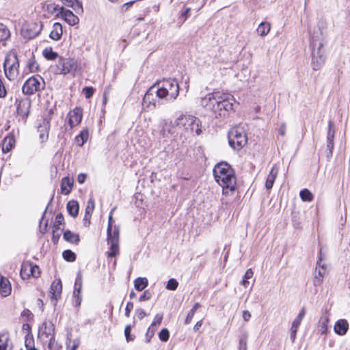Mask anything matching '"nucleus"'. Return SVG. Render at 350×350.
<instances>
[{
	"instance_id": "nucleus-1",
	"label": "nucleus",
	"mask_w": 350,
	"mask_h": 350,
	"mask_svg": "<svg viewBox=\"0 0 350 350\" xmlns=\"http://www.w3.org/2000/svg\"><path fill=\"white\" fill-rule=\"evenodd\" d=\"M235 100L232 95L228 93L213 92L206 94L201 101V105L212 112L216 118L226 117L228 112L233 109Z\"/></svg>"
},
{
	"instance_id": "nucleus-2",
	"label": "nucleus",
	"mask_w": 350,
	"mask_h": 350,
	"mask_svg": "<svg viewBox=\"0 0 350 350\" xmlns=\"http://www.w3.org/2000/svg\"><path fill=\"white\" fill-rule=\"evenodd\" d=\"M213 175L217 183L223 188L222 193L225 197L221 199V203L226 208L230 204L227 198L235 190L237 178L232 168L227 163H219L213 169Z\"/></svg>"
},
{
	"instance_id": "nucleus-3",
	"label": "nucleus",
	"mask_w": 350,
	"mask_h": 350,
	"mask_svg": "<svg viewBox=\"0 0 350 350\" xmlns=\"http://www.w3.org/2000/svg\"><path fill=\"white\" fill-rule=\"evenodd\" d=\"M311 66L314 70H319L325 60V51L323 49L322 33L320 31H314L310 36Z\"/></svg>"
},
{
	"instance_id": "nucleus-4",
	"label": "nucleus",
	"mask_w": 350,
	"mask_h": 350,
	"mask_svg": "<svg viewBox=\"0 0 350 350\" xmlns=\"http://www.w3.org/2000/svg\"><path fill=\"white\" fill-rule=\"evenodd\" d=\"M154 85L157 87L156 94L159 98L175 100L179 94V85L174 79H163Z\"/></svg>"
},
{
	"instance_id": "nucleus-5",
	"label": "nucleus",
	"mask_w": 350,
	"mask_h": 350,
	"mask_svg": "<svg viewBox=\"0 0 350 350\" xmlns=\"http://www.w3.org/2000/svg\"><path fill=\"white\" fill-rule=\"evenodd\" d=\"M174 125L182 129L185 133L197 135L202 133V123L199 118L191 115L182 114L174 121Z\"/></svg>"
},
{
	"instance_id": "nucleus-6",
	"label": "nucleus",
	"mask_w": 350,
	"mask_h": 350,
	"mask_svg": "<svg viewBox=\"0 0 350 350\" xmlns=\"http://www.w3.org/2000/svg\"><path fill=\"white\" fill-rule=\"evenodd\" d=\"M56 66V73L64 75L71 74L75 76L81 70V64L77 59L70 57H59Z\"/></svg>"
},
{
	"instance_id": "nucleus-7",
	"label": "nucleus",
	"mask_w": 350,
	"mask_h": 350,
	"mask_svg": "<svg viewBox=\"0 0 350 350\" xmlns=\"http://www.w3.org/2000/svg\"><path fill=\"white\" fill-rule=\"evenodd\" d=\"M19 61L16 53H9L6 55L3 63L5 75L10 81H14L19 73Z\"/></svg>"
},
{
	"instance_id": "nucleus-8",
	"label": "nucleus",
	"mask_w": 350,
	"mask_h": 350,
	"mask_svg": "<svg viewBox=\"0 0 350 350\" xmlns=\"http://www.w3.org/2000/svg\"><path fill=\"white\" fill-rule=\"evenodd\" d=\"M229 145L236 150H241L247 142V137L244 131L237 126L232 128L228 132Z\"/></svg>"
},
{
	"instance_id": "nucleus-9",
	"label": "nucleus",
	"mask_w": 350,
	"mask_h": 350,
	"mask_svg": "<svg viewBox=\"0 0 350 350\" xmlns=\"http://www.w3.org/2000/svg\"><path fill=\"white\" fill-rule=\"evenodd\" d=\"M45 81L40 75H36L29 78L22 88V92L27 95H32L36 92L44 90Z\"/></svg>"
},
{
	"instance_id": "nucleus-10",
	"label": "nucleus",
	"mask_w": 350,
	"mask_h": 350,
	"mask_svg": "<svg viewBox=\"0 0 350 350\" xmlns=\"http://www.w3.org/2000/svg\"><path fill=\"white\" fill-rule=\"evenodd\" d=\"M107 243L110 245L109 251L107 252V256L115 257L119 253V229L114 226L107 229Z\"/></svg>"
},
{
	"instance_id": "nucleus-11",
	"label": "nucleus",
	"mask_w": 350,
	"mask_h": 350,
	"mask_svg": "<svg viewBox=\"0 0 350 350\" xmlns=\"http://www.w3.org/2000/svg\"><path fill=\"white\" fill-rule=\"evenodd\" d=\"M16 104L17 114L21 117L23 122L25 123L29 115L31 101L29 98H24L19 100H16Z\"/></svg>"
},
{
	"instance_id": "nucleus-12",
	"label": "nucleus",
	"mask_w": 350,
	"mask_h": 350,
	"mask_svg": "<svg viewBox=\"0 0 350 350\" xmlns=\"http://www.w3.org/2000/svg\"><path fill=\"white\" fill-rule=\"evenodd\" d=\"M334 135L335 130L333 128V124L331 121H329L328 124L326 150H325V157L328 161L332 157Z\"/></svg>"
},
{
	"instance_id": "nucleus-13",
	"label": "nucleus",
	"mask_w": 350,
	"mask_h": 350,
	"mask_svg": "<svg viewBox=\"0 0 350 350\" xmlns=\"http://www.w3.org/2000/svg\"><path fill=\"white\" fill-rule=\"evenodd\" d=\"M68 118V124L70 129L79 124L83 118V109L81 107H76L75 109L69 111L67 115Z\"/></svg>"
},
{
	"instance_id": "nucleus-14",
	"label": "nucleus",
	"mask_w": 350,
	"mask_h": 350,
	"mask_svg": "<svg viewBox=\"0 0 350 350\" xmlns=\"http://www.w3.org/2000/svg\"><path fill=\"white\" fill-rule=\"evenodd\" d=\"M322 260L321 256V249L319 251V259L317 262V267L315 269V275L313 279V284L315 286H320L323 282V278L325 273V265H321V261Z\"/></svg>"
},
{
	"instance_id": "nucleus-15",
	"label": "nucleus",
	"mask_w": 350,
	"mask_h": 350,
	"mask_svg": "<svg viewBox=\"0 0 350 350\" xmlns=\"http://www.w3.org/2000/svg\"><path fill=\"white\" fill-rule=\"evenodd\" d=\"M54 325L51 322H44L39 328V334L44 335L46 338H49L50 343L54 340Z\"/></svg>"
},
{
	"instance_id": "nucleus-16",
	"label": "nucleus",
	"mask_w": 350,
	"mask_h": 350,
	"mask_svg": "<svg viewBox=\"0 0 350 350\" xmlns=\"http://www.w3.org/2000/svg\"><path fill=\"white\" fill-rule=\"evenodd\" d=\"M50 289V293L51 294V301L53 302L54 305H55L57 299L59 297H60L62 291V284L61 280H54L51 285Z\"/></svg>"
},
{
	"instance_id": "nucleus-17",
	"label": "nucleus",
	"mask_w": 350,
	"mask_h": 350,
	"mask_svg": "<svg viewBox=\"0 0 350 350\" xmlns=\"http://www.w3.org/2000/svg\"><path fill=\"white\" fill-rule=\"evenodd\" d=\"M59 13L62 18L70 25H75L79 22V18L72 11L64 9L63 7L60 8Z\"/></svg>"
},
{
	"instance_id": "nucleus-18",
	"label": "nucleus",
	"mask_w": 350,
	"mask_h": 350,
	"mask_svg": "<svg viewBox=\"0 0 350 350\" xmlns=\"http://www.w3.org/2000/svg\"><path fill=\"white\" fill-rule=\"evenodd\" d=\"M50 129V119L44 118L38 126V132L40 133V139L42 142L47 140Z\"/></svg>"
},
{
	"instance_id": "nucleus-19",
	"label": "nucleus",
	"mask_w": 350,
	"mask_h": 350,
	"mask_svg": "<svg viewBox=\"0 0 350 350\" xmlns=\"http://www.w3.org/2000/svg\"><path fill=\"white\" fill-rule=\"evenodd\" d=\"M349 329V323L345 319L337 321L334 325V330L339 336L345 335Z\"/></svg>"
},
{
	"instance_id": "nucleus-20",
	"label": "nucleus",
	"mask_w": 350,
	"mask_h": 350,
	"mask_svg": "<svg viewBox=\"0 0 350 350\" xmlns=\"http://www.w3.org/2000/svg\"><path fill=\"white\" fill-rule=\"evenodd\" d=\"M12 287L8 278L1 277L0 278V293L3 297H7L10 295Z\"/></svg>"
},
{
	"instance_id": "nucleus-21",
	"label": "nucleus",
	"mask_w": 350,
	"mask_h": 350,
	"mask_svg": "<svg viewBox=\"0 0 350 350\" xmlns=\"http://www.w3.org/2000/svg\"><path fill=\"white\" fill-rule=\"evenodd\" d=\"M73 185V180L68 176L62 178L61 182V192L64 195H68L70 193Z\"/></svg>"
},
{
	"instance_id": "nucleus-22",
	"label": "nucleus",
	"mask_w": 350,
	"mask_h": 350,
	"mask_svg": "<svg viewBox=\"0 0 350 350\" xmlns=\"http://www.w3.org/2000/svg\"><path fill=\"white\" fill-rule=\"evenodd\" d=\"M278 169L276 167L275 165H274L272 168L271 169V171L267 176L266 183H265V187L267 189H270L273 187L274 181L278 176Z\"/></svg>"
},
{
	"instance_id": "nucleus-23",
	"label": "nucleus",
	"mask_w": 350,
	"mask_h": 350,
	"mask_svg": "<svg viewBox=\"0 0 350 350\" xmlns=\"http://www.w3.org/2000/svg\"><path fill=\"white\" fill-rule=\"evenodd\" d=\"M62 26L59 23L53 24V29L49 34V37L53 40H59L62 36Z\"/></svg>"
},
{
	"instance_id": "nucleus-24",
	"label": "nucleus",
	"mask_w": 350,
	"mask_h": 350,
	"mask_svg": "<svg viewBox=\"0 0 350 350\" xmlns=\"http://www.w3.org/2000/svg\"><path fill=\"white\" fill-rule=\"evenodd\" d=\"M15 139L13 136H7L4 138L2 144V151L3 153L9 152L14 147Z\"/></svg>"
},
{
	"instance_id": "nucleus-25",
	"label": "nucleus",
	"mask_w": 350,
	"mask_h": 350,
	"mask_svg": "<svg viewBox=\"0 0 350 350\" xmlns=\"http://www.w3.org/2000/svg\"><path fill=\"white\" fill-rule=\"evenodd\" d=\"M67 211L69 215L73 217H76L79 213V203L75 200H70L68 202Z\"/></svg>"
},
{
	"instance_id": "nucleus-26",
	"label": "nucleus",
	"mask_w": 350,
	"mask_h": 350,
	"mask_svg": "<svg viewBox=\"0 0 350 350\" xmlns=\"http://www.w3.org/2000/svg\"><path fill=\"white\" fill-rule=\"evenodd\" d=\"M64 239L66 241L75 244H78L80 241L79 235L71 232L69 230H67L64 232Z\"/></svg>"
},
{
	"instance_id": "nucleus-27",
	"label": "nucleus",
	"mask_w": 350,
	"mask_h": 350,
	"mask_svg": "<svg viewBox=\"0 0 350 350\" xmlns=\"http://www.w3.org/2000/svg\"><path fill=\"white\" fill-rule=\"evenodd\" d=\"M329 321V317L325 315L319 319L318 324V331L321 334H325L327 332V325Z\"/></svg>"
},
{
	"instance_id": "nucleus-28",
	"label": "nucleus",
	"mask_w": 350,
	"mask_h": 350,
	"mask_svg": "<svg viewBox=\"0 0 350 350\" xmlns=\"http://www.w3.org/2000/svg\"><path fill=\"white\" fill-rule=\"evenodd\" d=\"M155 88L156 85H154L146 92L143 98L144 103L154 105V99L153 96L154 94L156 93Z\"/></svg>"
},
{
	"instance_id": "nucleus-29",
	"label": "nucleus",
	"mask_w": 350,
	"mask_h": 350,
	"mask_svg": "<svg viewBox=\"0 0 350 350\" xmlns=\"http://www.w3.org/2000/svg\"><path fill=\"white\" fill-rule=\"evenodd\" d=\"M271 29V25L267 22H262L257 28V33L259 36L264 37L267 36Z\"/></svg>"
},
{
	"instance_id": "nucleus-30",
	"label": "nucleus",
	"mask_w": 350,
	"mask_h": 350,
	"mask_svg": "<svg viewBox=\"0 0 350 350\" xmlns=\"http://www.w3.org/2000/svg\"><path fill=\"white\" fill-rule=\"evenodd\" d=\"M63 3L68 6L72 8L77 12L79 10L83 11V7L81 3L78 0H61Z\"/></svg>"
},
{
	"instance_id": "nucleus-31",
	"label": "nucleus",
	"mask_w": 350,
	"mask_h": 350,
	"mask_svg": "<svg viewBox=\"0 0 350 350\" xmlns=\"http://www.w3.org/2000/svg\"><path fill=\"white\" fill-rule=\"evenodd\" d=\"M148 284V281L146 278H137L134 281L135 288L138 291H143L145 288H146Z\"/></svg>"
},
{
	"instance_id": "nucleus-32",
	"label": "nucleus",
	"mask_w": 350,
	"mask_h": 350,
	"mask_svg": "<svg viewBox=\"0 0 350 350\" xmlns=\"http://www.w3.org/2000/svg\"><path fill=\"white\" fill-rule=\"evenodd\" d=\"M43 56L47 60H55L58 57V53L53 51L52 47H46L42 51Z\"/></svg>"
},
{
	"instance_id": "nucleus-33",
	"label": "nucleus",
	"mask_w": 350,
	"mask_h": 350,
	"mask_svg": "<svg viewBox=\"0 0 350 350\" xmlns=\"http://www.w3.org/2000/svg\"><path fill=\"white\" fill-rule=\"evenodd\" d=\"M88 130H83L80 134L76 136L75 141L79 146H82L88 140Z\"/></svg>"
},
{
	"instance_id": "nucleus-34",
	"label": "nucleus",
	"mask_w": 350,
	"mask_h": 350,
	"mask_svg": "<svg viewBox=\"0 0 350 350\" xmlns=\"http://www.w3.org/2000/svg\"><path fill=\"white\" fill-rule=\"evenodd\" d=\"M29 268V261L24 262L21 265L20 274L23 280L27 279L30 277Z\"/></svg>"
},
{
	"instance_id": "nucleus-35",
	"label": "nucleus",
	"mask_w": 350,
	"mask_h": 350,
	"mask_svg": "<svg viewBox=\"0 0 350 350\" xmlns=\"http://www.w3.org/2000/svg\"><path fill=\"white\" fill-rule=\"evenodd\" d=\"M9 339L8 333H0V350H7Z\"/></svg>"
},
{
	"instance_id": "nucleus-36",
	"label": "nucleus",
	"mask_w": 350,
	"mask_h": 350,
	"mask_svg": "<svg viewBox=\"0 0 350 350\" xmlns=\"http://www.w3.org/2000/svg\"><path fill=\"white\" fill-rule=\"evenodd\" d=\"M82 288V276L78 274L75 283V289L73 292V297H76V293H81Z\"/></svg>"
},
{
	"instance_id": "nucleus-37",
	"label": "nucleus",
	"mask_w": 350,
	"mask_h": 350,
	"mask_svg": "<svg viewBox=\"0 0 350 350\" xmlns=\"http://www.w3.org/2000/svg\"><path fill=\"white\" fill-rule=\"evenodd\" d=\"M301 199L304 202H311L313 200V195L307 189L301 190L299 193Z\"/></svg>"
},
{
	"instance_id": "nucleus-38",
	"label": "nucleus",
	"mask_w": 350,
	"mask_h": 350,
	"mask_svg": "<svg viewBox=\"0 0 350 350\" xmlns=\"http://www.w3.org/2000/svg\"><path fill=\"white\" fill-rule=\"evenodd\" d=\"M29 273L30 276L38 278L40 275V267L34 265L33 262H29Z\"/></svg>"
},
{
	"instance_id": "nucleus-39",
	"label": "nucleus",
	"mask_w": 350,
	"mask_h": 350,
	"mask_svg": "<svg viewBox=\"0 0 350 350\" xmlns=\"http://www.w3.org/2000/svg\"><path fill=\"white\" fill-rule=\"evenodd\" d=\"M300 324H301L300 322H299L298 321H295V320H294L292 323V326L291 328V339L292 342L295 341V339L296 338L297 332L298 330V328H299Z\"/></svg>"
},
{
	"instance_id": "nucleus-40",
	"label": "nucleus",
	"mask_w": 350,
	"mask_h": 350,
	"mask_svg": "<svg viewBox=\"0 0 350 350\" xmlns=\"http://www.w3.org/2000/svg\"><path fill=\"white\" fill-rule=\"evenodd\" d=\"M62 256L64 259L68 262H73L76 260V254L70 250L64 251Z\"/></svg>"
},
{
	"instance_id": "nucleus-41",
	"label": "nucleus",
	"mask_w": 350,
	"mask_h": 350,
	"mask_svg": "<svg viewBox=\"0 0 350 350\" xmlns=\"http://www.w3.org/2000/svg\"><path fill=\"white\" fill-rule=\"evenodd\" d=\"M10 36L9 29L4 25L0 23V40H6Z\"/></svg>"
},
{
	"instance_id": "nucleus-42",
	"label": "nucleus",
	"mask_w": 350,
	"mask_h": 350,
	"mask_svg": "<svg viewBox=\"0 0 350 350\" xmlns=\"http://www.w3.org/2000/svg\"><path fill=\"white\" fill-rule=\"evenodd\" d=\"M159 338L162 342H167L170 338V332L167 328H163L159 333Z\"/></svg>"
},
{
	"instance_id": "nucleus-43",
	"label": "nucleus",
	"mask_w": 350,
	"mask_h": 350,
	"mask_svg": "<svg viewBox=\"0 0 350 350\" xmlns=\"http://www.w3.org/2000/svg\"><path fill=\"white\" fill-rule=\"evenodd\" d=\"M156 332V328L155 327H153L152 325H150V327L148 328L147 329V332L145 334V337H146V342H150L152 338L154 336V333Z\"/></svg>"
},
{
	"instance_id": "nucleus-44",
	"label": "nucleus",
	"mask_w": 350,
	"mask_h": 350,
	"mask_svg": "<svg viewBox=\"0 0 350 350\" xmlns=\"http://www.w3.org/2000/svg\"><path fill=\"white\" fill-rule=\"evenodd\" d=\"M58 5H55V3H49L46 5V9L51 12L52 14H55L56 16H59L60 14L59 12L60 11V8Z\"/></svg>"
},
{
	"instance_id": "nucleus-45",
	"label": "nucleus",
	"mask_w": 350,
	"mask_h": 350,
	"mask_svg": "<svg viewBox=\"0 0 350 350\" xmlns=\"http://www.w3.org/2000/svg\"><path fill=\"white\" fill-rule=\"evenodd\" d=\"M178 286V282L176 279L171 278L168 280L166 288L171 291H175Z\"/></svg>"
},
{
	"instance_id": "nucleus-46",
	"label": "nucleus",
	"mask_w": 350,
	"mask_h": 350,
	"mask_svg": "<svg viewBox=\"0 0 350 350\" xmlns=\"http://www.w3.org/2000/svg\"><path fill=\"white\" fill-rule=\"evenodd\" d=\"M131 325H126L124 329V335H125L126 340L127 342L133 341L135 339V336H131Z\"/></svg>"
},
{
	"instance_id": "nucleus-47",
	"label": "nucleus",
	"mask_w": 350,
	"mask_h": 350,
	"mask_svg": "<svg viewBox=\"0 0 350 350\" xmlns=\"http://www.w3.org/2000/svg\"><path fill=\"white\" fill-rule=\"evenodd\" d=\"M94 208V200L93 199L92 197H91L88 202V205L85 208V212L87 213V214H92L93 210Z\"/></svg>"
},
{
	"instance_id": "nucleus-48",
	"label": "nucleus",
	"mask_w": 350,
	"mask_h": 350,
	"mask_svg": "<svg viewBox=\"0 0 350 350\" xmlns=\"http://www.w3.org/2000/svg\"><path fill=\"white\" fill-rule=\"evenodd\" d=\"M82 92L85 94L86 98H90L92 96L94 89L92 87H85Z\"/></svg>"
},
{
	"instance_id": "nucleus-49",
	"label": "nucleus",
	"mask_w": 350,
	"mask_h": 350,
	"mask_svg": "<svg viewBox=\"0 0 350 350\" xmlns=\"http://www.w3.org/2000/svg\"><path fill=\"white\" fill-rule=\"evenodd\" d=\"M25 345L27 350H29L30 349L35 348L34 347V340L32 337H26L25 341Z\"/></svg>"
},
{
	"instance_id": "nucleus-50",
	"label": "nucleus",
	"mask_w": 350,
	"mask_h": 350,
	"mask_svg": "<svg viewBox=\"0 0 350 350\" xmlns=\"http://www.w3.org/2000/svg\"><path fill=\"white\" fill-rule=\"evenodd\" d=\"M28 68L31 72H36L37 71L38 68V66L34 59V58H32L31 59L29 60L28 62Z\"/></svg>"
},
{
	"instance_id": "nucleus-51",
	"label": "nucleus",
	"mask_w": 350,
	"mask_h": 350,
	"mask_svg": "<svg viewBox=\"0 0 350 350\" xmlns=\"http://www.w3.org/2000/svg\"><path fill=\"white\" fill-rule=\"evenodd\" d=\"M64 218L63 215L61 213H58L55 217L56 224L54 226L53 228L57 229V230L59 229L58 226L62 225L64 223Z\"/></svg>"
},
{
	"instance_id": "nucleus-52",
	"label": "nucleus",
	"mask_w": 350,
	"mask_h": 350,
	"mask_svg": "<svg viewBox=\"0 0 350 350\" xmlns=\"http://www.w3.org/2000/svg\"><path fill=\"white\" fill-rule=\"evenodd\" d=\"M239 350H247V336H242L239 340Z\"/></svg>"
},
{
	"instance_id": "nucleus-53",
	"label": "nucleus",
	"mask_w": 350,
	"mask_h": 350,
	"mask_svg": "<svg viewBox=\"0 0 350 350\" xmlns=\"http://www.w3.org/2000/svg\"><path fill=\"white\" fill-rule=\"evenodd\" d=\"M152 293L149 291H145L139 298V301L142 302L150 299Z\"/></svg>"
},
{
	"instance_id": "nucleus-54",
	"label": "nucleus",
	"mask_w": 350,
	"mask_h": 350,
	"mask_svg": "<svg viewBox=\"0 0 350 350\" xmlns=\"http://www.w3.org/2000/svg\"><path fill=\"white\" fill-rule=\"evenodd\" d=\"M163 315V314H157L154 318V321L150 325L155 327L157 325H161Z\"/></svg>"
},
{
	"instance_id": "nucleus-55",
	"label": "nucleus",
	"mask_w": 350,
	"mask_h": 350,
	"mask_svg": "<svg viewBox=\"0 0 350 350\" xmlns=\"http://www.w3.org/2000/svg\"><path fill=\"white\" fill-rule=\"evenodd\" d=\"M7 94V91L4 83H3L2 78L0 77V98H5Z\"/></svg>"
},
{
	"instance_id": "nucleus-56",
	"label": "nucleus",
	"mask_w": 350,
	"mask_h": 350,
	"mask_svg": "<svg viewBox=\"0 0 350 350\" xmlns=\"http://www.w3.org/2000/svg\"><path fill=\"white\" fill-rule=\"evenodd\" d=\"M133 303L131 301H129L125 308V316L126 317H130V313H131V310H133Z\"/></svg>"
},
{
	"instance_id": "nucleus-57",
	"label": "nucleus",
	"mask_w": 350,
	"mask_h": 350,
	"mask_svg": "<svg viewBox=\"0 0 350 350\" xmlns=\"http://www.w3.org/2000/svg\"><path fill=\"white\" fill-rule=\"evenodd\" d=\"M135 314L137 315V317L140 320L147 316V314L143 309H137L135 310Z\"/></svg>"
},
{
	"instance_id": "nucleus-58",
	"label": "nucleus",
	"mask_w": 350,
	"mask_h": 350,
	"mask_svg": "<svg viewBox=\"0 0 350 350\" xmlns=\"http://www.w3.org/2000/svg\"><path fill=\"white\" fill-rule=\"evenodd\" d=\"M306 314V308H302L300 310L299 313L298 314L297 317L295 319V321H298L299 322H301L303 320L304 316Z\"/></svg>"
},
{
	"instance_id": "nucleus-59",
	"label": "nucleus",
	"mask_w": 350,
	"mask_h": 350,
	"mask_svg": "<svg viewBox=\"0 0 350 350\" xmlns=\"http://www.w3.org/2000/svg\"><path fill=\"white\" fill-rule=\"evenodd\" d=\"M286 125L284 122L280 124V126L279 128V134L281 136H284L286 134Z\"/></svg>"
},
{
	"instance_id": "nucleus-60",
	"label": "nucleus",
	"mask_w": 350,
	"mask_h": 350,
	"mask_svg": "<svg viewBox=\"0 0 350 350\" xmlns=\"http://www.w3.org/2000/svg\"><path fill=\"white\" fill-rule=\"evenodd\" d=\"M193 316H194V314L189 311L186 317L185 320V324H186V325L189 324L191 322Z\"/></svg>"
},
{
	"instance_id": "nucleus-61",
	"label": "nucleus",
	"mask_w": 350,
	"mask_h": 350,
	"mask_svg": "<svg viewBox=\"0 0 350 350\" xmlns=\"http://www.w3.org/2000/svg\"><path fill=\"white\" fill-rule=\"evenodd\" d=\"M242 317L245 321H249L251 318V313L248 310H244Z\"/></svg>"
},
{
	"instance_id": "nucleus-62",
	"label": "nucleus",
	"mask_w": 350,
	"mask_h": 350,
	"mask_svg": "<svg viewBox=\"0 0 350 350\" xmlns=\"http://www.w3.org/2000/svg\"><path fill=\"white\" fill-rule=\"evenodd\" d=\"M115 210V208H113L111 212H110V214H109V219H108V226H107V229H109L110 230V228H112L113 226V217H112V212Z\"/></svg>"
},
{
	"instance_id": "nucleus-63",
	"label": "nucleus",
	"mask_w": 350,
	"mask_h": 350,
	"mask_svg": "<svg viewBox=\"0 0 350 350\" xmlns=\"http://www.w3.org/2000/svg\"><path fill=\"white\" fill-rule=\"evenodd\" d=\"M86 178H87V176L85 174H79L77 176V181L80 183V184H82L83 183L85 180H86Z\"/></svg>"
},
{
	"instance_id": "nucleus-64",
	"label": "nucleus",
	"mask_w": 350,
	"mask_h": 350,
	"mask_svg": "<svg viewBox=\"0 0 350 350\" xmlns=\"http://www.w3.org/2000/svg\"><path fill=\"white\" fill-rule=\"evenodd\" d=\"M253 275H254V273H253V271L252 270V269H248L246 271L243 278L249 280L253 277Z\"/></svg>"
}]
</instances>
